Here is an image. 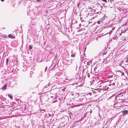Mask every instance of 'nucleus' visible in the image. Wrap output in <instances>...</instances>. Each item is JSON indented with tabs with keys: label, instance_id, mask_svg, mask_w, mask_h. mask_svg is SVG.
Wrapping results in <instances>:
<instances>
[{
	"label": "nucleus",
	"instance_id": "f257e3e1",
	"mask_svg": "<svg viewBox=\"0 0 128 128\" xmlns=\"http://www.w3.org/2000/svg\"><path fill=\"white\" fill-rule=\"evenodd\" d=\"M8 38H15V37L12 35L11 34H9L8 35Z\"/></svg>",
	"mask_w": 128,
	"mask_h": 128
},
{
	"label": "nucleus",
	"instance_id": "f03ea898",
	"mask_svg": "<svg viewBox=\"0 0 128 128\" xmlns=\"http://www.w3.org/2000/svg\"><path fill=\"white\" fill-rule=\"evenodd\" d=\"M7 86V84H5L4 86L2 87V90H5Z\"/></svg>",
	"mask_w": 128,
	"mask_h": 128
},
{
	"label": "nucleus",
	"instance_id": "7ed1b4c3",
	"mask_svg": "<svg viewBox=\"0 0 128 128\" xmlns=\"http://www.w3.org/2000/svg\"><path fill=\"white\" fill-rule=\"evenodd\" d=\"M128 112V111L127 110H125L123 111L122 112L123 115H124L125 114H126Z\"/></svg>",
	"mask_w": 128,
	"mask_h": 128
},
{
	"label": "nucleus",
	"instance_id": "20e7f679",
	"mask_svg": "<svg viewBox=\"0 0 128 128\" xmlns=\"http://www.w3.org/2000/svg\"><path fill=\"white\" fill-rule=\"evenodd\" d=\"M8 96L9 97V98L11 99H12L13 98H12V96L11 95H10V94H8Z\"/></svg>",
	"mask_w": 128,
	"mask_h": 128
},
{
	"label": "nucleus",
	"instance_id": "39448f33",
	"mask_svg": "<svg viewBox=\"0 0 128 128\" xmlns=\"http://www.w3.org/2000/svg\"><path fill=\"white\" fill-rule=\"evenodd\" d=\"M32 48V46H31L30 45H29V49L30 50H31Z\"/></svg>",
	"mask_w": 128,
	"mask_h": 128
},
{
	"label": "nucleus",
	"instance_id": "423d86ee",
	"mask_svg": "<svg viewBox=\"0 0 128 128\" xmlns=\"http://www.w3.org/2000/svg\"><path fill=\"white\" fill-rule=\"evenodd\" d=\"M8 58H7V59H6V64H8Z\"/></svg>",
	"mask_w": 128,
	"mask_h": 128
},
{
	"label": "nucleus",
	"instance_id": "0eeeda50",
	"mask_svg": "<svg viewBox=\"0 0 128 128\" xmlns=\"http://www.w3.org/2000/svg\"><path fill=\"white\" fill-rule=\"evenodd\" d=\"M75 56V55L74 54H72L71 55V56L72 57H74Z\"/></svg>",
	"mask_w": 128,
	"mask_h": 128
},
{
	"label": "nucleus",
	"instance_id": "6e6552de",
	"mask_svg": "<svg viewBox=\"0 0 128 128\" xmlns=\"http://www.w3.org/2000/svg\"><path fill=\"white\" fill-rule=\"evenodd\" d=\"M41 0H36L38 2H41Z\"/></svg>",
	"mask_w": 128,
	"mask_h": 128
},
{
	"label": "nucleus",
	"instance_id": "1a4fd4ad",
	"mask_svg": "<svg viewBox=\"0 0 128 128\" xmlns=\"http://www.w3.org/2000/svg\"><path fill=\"white\" fill-rule=\"evenodd\" d=\"M66 88H64L62 90V91H64L65 90Z\"/></svg>",
	"mask_w": 128,
	"mask_h": 128
},
{
	"label": "nucleus",
	"instance_id": "9d476101",
	"mask_svg": "<svg viewBox=\"0 0 128 128\" xmlns=\"http://www.w3.org/2000/svg\"><path fill=\"white\" fill-rule=\"evenodd\" d=\"M106 0H103V1L104 2H106Z\"/></svg>",
	"mask_w": 128,
	"mask_h": 128
},
{
	"label": "nucleus",
	"instance_id": "9b49d317",
	"mask_svg": "<svg viewBox=\"0 0 128 128\" xmlns=\"http://www.w3.org/2000/svg\"><path fill=\"white\" fill-rule=\"evenodd\" d=\"M1 0L2 2H3L4 1V0Z\"/></svg>",
	"mask_w": 128,
	"mask_h": 128
},
{
	"label": "nucleus",
	"instance_id": "f8f14e48",
	"mask_svg": "<svg viewBox=\"0 0 128 128\" xmlns=\"http://www.w3.org/2000/svg\"><path fill=\"white\" fill-rule=\"evenodd\" d=\"M98 24H99L100 23V22H99V21H98Z\"/></svg>",
	"mask_w": 128,
	"mask_h": 128
},
{
	"label": "nucleus",
	"instance_id": "ddd939ff",
	"mask_svg": "<svg viewBox=\"0 0 128 128\" xmlns=\"http://www.w3.org/2000/svg\"><path fill=\"white\" fill-rule=\"evenodd\" d=\"M89 22V24H90V22Z\"/></svg>",
	"mask_w": 128,
	"mask_h": 128
}]
</instances>
